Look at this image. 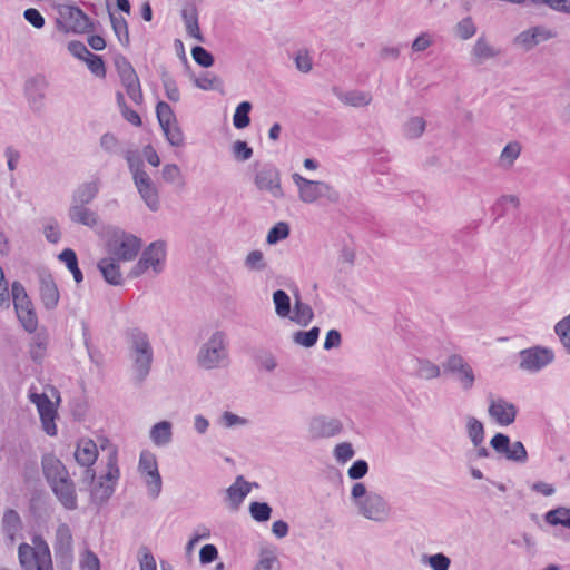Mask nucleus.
<instances>
[{
	"label": "nucleus",
	"instance_id": "3c124183",
	"mask_svg": "<svg viewBox=\"0 0 570 570\" xmlns=\"http://www.w3.org/2000/svg\"><path fill=\"white\" fill-rule=\"evenodd\" d=\"M22 530V521L19 513L13 509H7L2 517V531Z\"/></svg>",
	"mask_w": 570,
	"mask_h": 570
},
{
	"label": "nucleus",
	"instance_id": "e433bc0d",
	"mask_svg": "<svg viewBox=\"0 0 570 570\" xmlns=\"http://www.w3.org/2000/svg\"><path fill=\"white\" fill-rule=\"evenodd\" d=\"M466 433L474 446H479L484 441V425L474 416L466 419Z\"/></svg>",
	"mask_w": 570,
	"mask_h": 570
},
{
	"label": "nucleus",
	"instance_id": "393cba45",
	"mask_svg": "<svg viewBox=\"0 0 570 570\" xmlns=\"http://www.w3.org/2000/svg\"><path fill=\"white\" fill-rule=\"evenodd\" d=\"M98 454V446L91 439L82 438L78 441L75 460L79 465H94Z\"/></svg>",
	"mask_w": 570,
	"mask_h": 570
},
{
	"label": "nucleus",
	"instance_id": "cd10ccee",
	"mask_svg": "<svg viewBox=\"0 0 570 570\" xmlns=\"http://www.w3.org/2000/svg\"><path fill=\"white\" fill-rule=\"evenodd\" d=\"M550 38V33L546 32L544 29L534 27L532 29L522 31L514 38V43L522 46L525 50L532 49L540 41Z\"/></svg>",
	"mask_w": 570,
	"mask_h": 570
},
{
	"label": "nucleus",
	"instance_id": "a18cd8bd",
	"mask_svg": "<svg viewBox=\"0 0 570 570\" xmlns=\"http://www.w3.org/2000/svg\"><path fill=\"white\" fill-rule=\"evenodd\" d=\"M138 193L151 212H157L160 207L158 189L155 184L138 189Z\"/></svg>",
	"mask_w": 570,
	"mask_h": 570
},
{
	"label": "nucleus",
	"instance_id": "0eeeda50",
	"mask_svg": "<svg viewBox=\"0 0 570 570\" xmlns=\"http://www.w3.org/2000/svg\"><path fill=\"white\" fill-rule=\"evenodd\" d=\"M166 259V244L164 240L150 243L141 253L138 262L132 266L129 277L141 276L149 268L157 275L163 272Z\"/></svg>",
	"mask_w": 570,
	"mask_h": 570
},
{
	"label": "nucleus",
	"instance_id": "680f3d73",
	"mask_svg": "<svg viewBox=\"0 0 570 570\" xmlns=\"http://www.w3.org/2000/svg\"><path fill=\"white\" fill-rule=\"evenodd\" d=\"M232 153L237 161H246L253 156V149L244 140H236L232 146Z\"/></svg>",
	"mask_w": 570,
	"mask_h": 570
},
{
	"label": "nucleus",
	"instance_id": "b1692460",
	"mask_svg": "<svg viewBox=\"0 0 570 570\" xmlns=\"http://www.w3.org/2000/svg\"><path fill=\"white\" fill-rule=\"evenodd\" d=\"M104 279L112 285L120 286L124 284L122 274L120 272L119 261L114 257H104L97 264Z\"/></svg>",
	"mask_w": 570,
	"mask_h": 570
},
{
	"label": "nucleus",
	"instance_id": "f257e3e1",
	"mask_svg": "<svg viewBox=\"0 0 570 570\" xmlns=\"http://www.w3.org/2000/svg\"><path fill=\"white\" fill-rule=\"evenodd\" d=\"M129 355L132 361L134 381L140 385L150 373L154 351L148 334L138 327L128 328L125 333Z\"/></svg>",
	"mask_w": 570,
	"mask_h": 570
},
{
	"label": "nucleus",
	"instance_id": "7c9ffc66",
	"mask_svg": "<svg viewBox=\"0 0 570 570\" xmlns=\"http://www.w3.org/2000/svg\"><path fill=\"white\" fill-rule=\"evenodd\" d=\"M49 336L45 332L36 333L29 344V354L35 363H41L46 356Z\"/></svg>",
	"mask_w": 570,
	"mask_h": 570
},
{
	"label": "nucleus",
	"instance_id": "a878e982",
	"mask_svg": "<svg viewBox=\"0 0 570 570\" xmlns=\"http://www.w3.org/2000/svg\"><path fill=\"white\" fill-rule=\"evenodd\" d=\"M100 189L99 178H95L90 181L80 184L73 191L71 198V205H88L90 204Z\"/></svg>",
	"mask_w": 570,
	"mask_h": 570
},
{
	"label": "nucleus",
	"instance_id": "f704fd0d",
	"mask_svg": "<svg viewBox=\"0 0 570 570\" xmlns=\"http://www.w3.org/2000/svg\"><path fill=\"white\" fill-rule=\"evenodd\" d=\"M544 520L550 525H562L570 529V509L566 507H558L548 511Z\"/></svg>",
	"mask_w": 570,
	"mask_h": 570
},
{
	"label": "nucleus",
	"instance_id": "5fc2aeb1",
	"mask_svg": "<svg viewBox=\"0 0 570 570\" xmlns=\"http://www.w3.org/2000/svg\"><path fill=\"white\" fill-rule=\"evenodd\" d=\"M16 313L21 325L27 332L33 333L37 330L38 318L33 311V306L31 308L19 309Z\"/></svg>",
	"mask_w": 570,
	"mask_h": 570
},
{
	"label": "nucleus",
	"instance_id": "4d7b16f0",
	"mask_svg": "<svg viewBox=\"0 0 570 570\" xmlns=\"http://www.w3.org/2000/svg\"><path fill=\"white\" fill-rule=\"evenodd\" d=\"M456 36L463 40L472 38L476 32V27L471 17H465L455 26Z\"/></svg>",
	"mask_w": 570,
	"mask_h": 570
},
{
	"label": "nucleus",
	"instance_id": "338daca9",
	"mask_svg": "<svg viewBox=\"0 0 570 570\" xmlns=\"http://www.w3.org/2000/svg\"><path fill=\"white\" fill-rule=\"evenodd\" d=\"M23 18L27 22H29L33 28L41 29L45 27L46 20L45 17L38 9L28 8L23 11Z\"/></svg>",
	"mask_w": 570,
	"mask_h": 570
},
{
	"label": "nucleus",
	"instance_id": "412c9836",
	"mask_svg": "<svg viewBox=\"0 0 570 570\" xmlns=\"http://www.w3.org/2000/svg\"><path fill=\"white\" fill-rule=\"evenodd\" d=\"M50 488L65 509L73 511L78 508L76 485L70 475Z\"/></svg>",
	"mask_w": 570,
	"mask_h": 570
},
{
	"label": "nucleus",
	"instance_id": "2f4dec72",
	"mask_svg": "<svg viewBox=\"0 0 570 570\" xmlns=\"http://www.w3.org/2000/svg\"><path fill=\"white\" fill-rule=\"evenodd\" d=\"M314 318V312L312 307L303 303L299 295H295V303L293 308V315H289V320L301 326H307Z\"/></svg>",
	"mask_w": 570,
	"mask_h": 570
},
{
	"label": "nucleus",
	"instance_id": "f8f14e48",
	"mask_svg": "<svg viewBox=\"0 0 570 570\" xmlns=\"http://www.w3.org/2000/svg\"><path fill=\"white\" fill-rule=\"evenodd\" d=\"M139 470L144 474L149 497L151 499L158 498L161 492L163 481L155 455L149 452H141Z\"/></svg>",
	"mask_w": 570,
	"mask_h": 570
},
{
	"label": "nucleus",
	"instance_id": "ea45409f",
	"mask_svg": "<svg viewBox=\"0 0 570 570\" xmlns=\"http://www.w3.org/2000/svg\"><path fill=\"white\" fill-rule=\"evenodd\" d=\"M321 330L317 326H313L308 331H297L293 334V342L303 347H313L320 336Z\"/></svg>",
	"mask_w": 570,
	"mask_h": 570
},
{
	"label": "nucleus",
	"instance_id": "bf43d9fd",
	"mask_svg": "<svg viewBox=\"0 0 570 570\" xmlns=\"http://www.w3.org/2000/svg\"><path fill=\"white\" fill-rule=\"evenodd\" d=\"M245 266L250 271H264L267 266L264 255L261 250H252L245 259Z\"/></svg>",
	"mask_w": 570,
	"mask_h": 570
},
{
	"label": "nucleus",
	"instance_id": "9b49d317",
	"mask_svg": "<svg viewBox=\"0 0 570 570\" xmlns=\"http://www.w3.org/2000/svg\"><path fill=\"white\" fill-rule=\"evenodd\" d=\"M490 446L508 461L523 464L528 460V452L521 441L511 443L510 438L504 433H495L490 440Z\"/></svg>",
	"mask_w": 570,
	"mask_h": 570
},
{
	"label": "nucleus",
	"instance_id": "c03bdc74",
	"mask_svg": "<svg viewBox=\"0 0 570 570\" xmlns=\"http://www.w3.org/2000/svg\"><path fill=\"white\" fill-rule=\"evenodd\" d=\"M440 367L426 358H419L416 376L423 380H432L440 376Z\"/></svg>",
	"mask_w": 570,
	"mask_h": 570
},
{
	"label": "nucleus",
	"instance_id": "0e129e2a",
	"mask_svg": "<svg viewBox=\"0 0 570 570\" xmlns=\"http://www.w3.org/2000/svg\"><path fill=\"white\" fill-rule=\"evenodd\" d=\"M85 62L87 63L88 69L97 77L105 78L106 77V67L104 59L95 53H91Z\"/></svg>",
	"mask_w": 570,
	"mask_h": 570
},
{
	"label": "nucleus",
	"instance_id": "c9c22d12",
	"mask_svg": "<svg viewBox=\"0 0 570 570\" xmlns=\"http://www.w3.org/2000/svg\"><path fill=\"white\" fill-rule=\"evenodd\" d=\"M273 303L275 313L281 318L289 317L291 315V297L284 289H276L273 293Z\"/></svg>",
	"mask_w": 570,
	"mask_h": 570
},
{
	"label": "nucleus",
	"instance_id": "8fccbe9b",
	"mask_svg": "<svg viewBox=\"0 0 570 570\" xmlns=\"http://www.w3.org/2000/svg\"><path fill=\"white\" fill-rule=\"evenodd\" d=\"M272 508L266 502H252L249 504L250 517L257 522H266L271 519Z\"/></svg>",
	"mask_w": 570,
	"mask_h": 570
},
{
	"label": "nucleus",
	"instance_id": "5701e85b",
	"mask_svg": "<svg viewBox=\"0 0 570 570\" xmlns=\"http://www.w3.org/2000/svg\"><path fill=\"white\" fill-rule=\"evenodd\" d=\"M258 487L257 483H253ZM252 490V483L247 482L243 475L236 476L234 483L226 489V500L233 510H237L244 499Z\"/></svg>",
	"mask_w": 570,
	"mask_h": 570
},
{
	"label": "nucleus",
	"instance_id": "423d86ee",
	"mask_svg": "<svg viewBox=\"0 0 570 570\" xmlns=\"http://www.w3.org/2000/svg\"><path fill=\"white\" fill-rule=\"evenodd\" d=\"M141 239L121 229H115L107 242V248L111 257L117 261H134L140 248Z\"/></svg>",
	"mask_w": 570,
	"mask_h": 570
},
{
	"label": "nucleus",
	"instance_id": "473e14b6",
	"mask_svg": "<svg viewBox=\"0 0 570 570\" xmlns=\"http://www.w3.org/2000/svg\"><path fill=\"white\" fill-rule=\"evenodd\" d=\"M171 423L168 421H160L150 430V439L156 445L168 444L171 441Z\"/></svg>",
	"mask_w": 570,
	"mask_h": 570
},
{
	"label": "nucleus",
	"instance_id": "58836bf2",
	"mask_svg": "<svg viewBox=\"0 0 570 570\" xmlns=\"http://www.w3.org/2000/svg\"><path fill=\"white\" fill-rule=\"evenodd\" d=\"M109 18L111 22L112 30L118 38L119 42L128 47L129 46V31H128V24L124 17H117L112 12H109Z\"/></svg>",
	"mask_w": 570,
	"mask_h": 570
},
{
	"label": "nucleus",
	"instance_id": "7ed1b4c3",
	"mask_svg": "<svg viewBox=\"0 0 570 570\" xmlns=\"http://www.w3.org/2000/svg\"><path fill=\"white\" fill-rule=\"evenodd\" d=\"M31 547L28 543H20L18 558L23 570H53L51 552L48 543L41 535L32 538Z\"/></svg>",
	"mask_w": 570,
	"mask_h": 570
},
{
	"label": "nucleus",
	"instance_id": "c756f323",
	"mask_svg": "<svg viewBox=\"0 0 570 570\" xmlns=\"http://www.w3.org/2000/svg\"><path fill=\"white\" fill-rule=\"evenodd\" d=\"M68 216L71 222L83 226L95 227L98 224V215L86 205H71Z\"/></svg>",
	"mask_w": 570,
	"mask_h": 570
},
{
	"label": "nucleus",
	"instance_id": "864d4df0",
	"mask_svg": "<svg viewBox=\"0 0 570 570\" xmlns=\"http://www.w3.org/2000/svg\"><path fill=\"white\" fill-rule=\"evenodd\" d=\"M156 116H157L160 127H168L169 124L177 121L171 107L165 101L157 102Z\"/></svg>",
	"mask_w": 570,
	"mask_h": 570
},
{
	"label": "nucleus",
	"instance_id": "37998d69",
	"mask_svg": "<svg viewBox=\"0 0 570 570\" xmlns=\"http://www.w3.org/2000/svg\"><path fill=\"white\" fill-rule=\"evenodd\" d=\"M521 149V145L518 141L507 144L500 155L501 165L507 168L512 167L514 161L519 158Z\"/></svg>",
	"mask_w": 570,
	"mask_h": 570
},
{
	"label": "nucleus",
	"instance_id": "bb28decb",
	"mask_svg": "<svg viewBox=\"0 0 570 570\" xmlns=\"http://www.w3.org/2000/svg\"><path fill=\"white\" fill-rule=\"evenodd\" d=\"M181 19L185 23L187 33L190 37L203 42L204 37L199 30L198 12L196 6L193 3H188L186 7H184L181 10Z\"/></svg>",
	"mask_w": 570,
	"mask_h": 570
},
{
	"label": "nucleus",
	"instance_id": "39448f33",
	"mask_svg": "<svg viewBox=\"0 0 570 570\" xmlns=\"http://www.w3.org/2000/svg\"><path fill=\"white\" fill-rule=\"evenodd\" d=\"M292 179L298 189V198L305 204H313L321 199L336 204L340 200V193L330 184L323 180H311L294 173Z\"/></svg>",
	"mask_w": 570,
	"mask_h": 570
},
{
	"label": "nucleus",
	"instance_id": "f03ea898",
	"mask_svg": "<svg viewBox=\"0 0 570 570\" xmlns=\"http://www.w3.org/2000/svg\"><path fill=\"white\" fill-rule=\"evenodd\" d=\"M197 363L202 368L215 370L229 364L228 337L223 331L214 332L200 346Z\"/></svg>",
	"mask_w": 570,
	"mask_h": 570
},
{
	"label": "nucleus",
	"instance_id": "f3484780",
	"mask_svg": "<svg viewBox=\"0 0 570 570\" xmlns=\"http://www.w3.org/2000/svg\"><path fill=\"white\" fill-rule=\"evenodd\" d=\"M343 431V424L338 419L325 415L314 416L308 424L311 439H327L340 434Z\"/></svg>",
	"mask_w": 570,
	"mask_h": 570
},
{
	"label": "nucleus",
	"instance_id": "4c0bfd02",
	"mask_svg": "<svg viewBox=\"0 0 570 570\" xmlns=\"http://www.w3.org/2000/svg\"><path fill=\"white\" fill-rule=\"evenodd\" d=\"M11 296L16 312L22 308H31L33 306L26 292V288L19 282L12 283Z\"/></svg>",
	"mask_w": 570,
	"mask_h": 570
},
{
	"label": "nucleus",
	"instance_id": "de8ad7c7",
	"mask_svg": "<svg viewBox=\"0 0 570 570\" xmlns=\"http://www.w3.org/2000/svg\"><path fill=\"white\" fill-rule=\"evenodd\" d=\"M554 332L564 350L570 354V314L554 325Z\"/></svg>",
	"mask_w": 570,
	"mask_h": 570
},
{
	"label": "nucleus",
	"instance_id": "dca6fc26",
	"mask_svg": "<svg viewBox=\"0 0 570 570\" xmlns=\"http://www.w3.org/2000/svg\"><path fill=\"white\" fill-rule=\"evenodd\" d=\"M29 399L37 406L43 431L50 436L56 435L57 426L55 419L57 411L49 396L46 393H30Z\"/></svg>",
	"mask_w": 570,
	"mask_h": 570
},
{
	"label": "nucleus",
	"instance_id": "49530a36",
	"mask_svg": "<svg viewBox=\"0 0 570 570\" xmlns=\"http://www.w3.org/2000/svg\"><path fill=\"white\" fill-rule=\"evenodd\" d=\"M160 78L166 92V97L173 102H178L180 100V92L176 80L165 69L161 71Z\"/></svg>",
	"mask_w": 570,
	"mask_h": 570
},
{
	"label": "nucleus",
	"instance_id": "69168bd1",
	"mask_svg": "<svg viewBox=\"0 0 570 570\" xmlns=\"http://www.w3.org/2000/svg\"><path fill=\"white\" fill-rule=\"evenodd\" d=\"M125 159L128 164L129 171L132 176L136 175L137 173L145 170L144 161L138 150H127L125 153Z\"/></svg>",
	"mask_w": 570,
	"mask_h": 570
},
{
	"label": "nucleus",
	"instance_id": "1a4fd4ad",
	"mask_svg": "<svg viewBox=\"0 0 570 570\" xmlns=\"http://www.w3.org/2000/svg\"><path fill=\"white\" fill-rule=\"evenodd\" d=\"M519 357L521 370L537 373L553 362L554 353L550 347L537 345L520 351Z\"/></svg>",
	"mask_w": 570,
	"mask_h": 570
},
{
	"label": "nucleus",
	"instance_id": "4468645a",
	"mask_svg": "<svg viewBox=\"0 0 570 570\" xmlns=\"http://www.w3.org/2000/svg\"><path fill=\"white\" fill-rule=\"evenodd\" d=\"M443 370L445 373L455 375V379L464 391H469L473 387L475 382L474 371L460 354L450 355L443 363Z\"/></svg>",
	"mask_w": 570,
	"mask_h": 570
},
{
	"label": "nucleus",
	"instance_id": "2eb2a0df",
	"mask_svg": "<svg viewBox=\"0 0 570 570\" xmlns=\"http://www.w3.org/2000/svg\"><path fill=\"white\" fill-rule=\"evenodd\" d=\"M356 508L364 518L376 522L385 521L390 513L387 502L376 492H370L364 500L356 504Z\"/></svg>",
	"mask_w": 570,
	"mask_h": 570
},
{
	"label": "nucleus",
	"instance_id": "c85d7f7f",
	"mask_svg": "<svg viewBox=\"0 0 570 570\" xmlns=\"http://www.w3.org/2000/svg\"><path fill=\"white\" fill-rule=\"evenodd\" d=\"M499 55L500 51L492 47L484 37H479L471 51L472 63L478 66Z\"/></svg>",
	"mask_w": 570,
	"mask_h": 570
},
{
	"label": "nucleus",
	"instance_id": "09e8293b",
	"mask_svg": "<svg viewBox=\"0 0 570 570\" xmlns=\"http://www.w3.org/2000/svg\"><path fill=\"white\" fill-rule=\"evenodd\" d=\"M425 130V120L422 117L410 118L403 127L405 137L410 139L419 138Z\"/></svg>",
	"mask_w": 570,
	"mask_h": 570
},
{
	"label": "nucleus",
	"instance_id": "6e6d98bb",
	"mask_svg": "<svg viewBox=\"0 0 570 570\" xmlns=\"http://www.w3.org/2000/svg\"><path fill=\"white\" fill-rule=\"evenodd\" d=\"M164 135L173 147H180L184 145V134L178 122L169 124L168 127H161Z\"/></svg>",
	"mask_w": 570,
	"mask_h": 570
},
{
	"label": "nucleus",
	"instance_id": "e2e57ef3",
	"mask_svg": "<svg viewBox=\"0 0 570 570\" xmlns=\"http://www.w3.org/2000/svg\"><path fill=\"white\" fill-rule=\"evenodd\" d=\"M100 147L108 154L118 155L121 153L120 142L111 132H106L100 137Z\"/></svg>",
	"mask_w": 570,
	"mask_h": 570
},
{
	"label": "nucleus",
	"instance_id": "a19ab883",
	"mask_svg": "<svg viewBox=\"0 0 570 570\" xmlns=\"http://www.w3.org/2000/svg\"><path fill=\"white\" fill-rule=\"evenodd\" d=\"M252 110V104L249 101H242L235 110L233 116V125L237 129H244L250 124L249 112Z\"/></svg>",
	"mask_w": 570,
	"mask_h": 570
},
{
	"label": "nucleus",
	"instance_id": "79ce46f5",
	"mask_svg": "<svg viewBox=\"0 0 570 570\" xmlns=\"http://www.w3.org/2000/svg\"><path fill=\"white\" fill-rule=\"evenodd\" d=\"M340 99L348 106L364 107L370 105L372 97L370 94L364 91L351 90L340 96Z\"/></svg>",
	"mask_w": 570,
	"mask_h": 570
},
{
	"label": "nucleus",
	"instance_id": "9d476101",
	"mask_svg": "<svg viewBox=\"0 0 570 570\" xmlns=\"http://www.w3.org/2000/svg\"><path fill=\"white\" fill-rule=\"evenodd\" d=\"M58 13L66 21L63 29L67 32L85 33L94 31L95 24L90 18L78 7L71 4H61Z\"/></svg>",
	"mask_w": 570,
	"mask_h": 570
},
{
	"label": "nucleus",
	"instance_id": "ddd939ff",
	"mask_svg": "<svg viewBox=\"0 0 570 570\" xmlns=\"http://www.w3.org/2000/svg\"><path fill=\"white\" fill-rule=\"evenodd\" d=\"M254 184L258 190L267 191L274 198L279 199L285 196L281 185V173L272 164H266L257 170Z\"/></svg>",
	"mask_w": 570,
	"mask_h": 570
},
{
	"label": "nucleus",
	"instance_id": "052dcab7",
	"mask_svg": "<svg viewBox=\"0 0 570 570\" xmlns=\"http://www.w3.org/2000/svg\"><path fill=\"white\" fill-rule=\"evenodd\" d=\"M195 85L203 90L217 89L223 86V81L214 75L206 72L194 80Z\"/></svg>",
	"mask_w": 570,
	"mask_h": 570
},
{
	"label": "nucleus",
	"instance_id": "4be33fe9",
	"mask_svg": "<svg viewBox=\"0 0 570 570\" xmlns=\"http://www.w3.org/2000/svg\"><path fill=\"white\" fill-rule=\"evenodd\" d=\"M41 465L49 487L70 475L65 464L53 454H45L41 460Z\"/></svg>",
	"mask_w": 570,
	"mask_h": 570
},
{
	"label": "nucleus",
	"instance_id": "774afa93",
	"mask_svg": "<svg viewBox=\"0 0 570 570\" xmlns=\"http://www.w3.org/2000/svg\"><path fill=\"white\" fill-rule=\"evenodd\" d=\"M140 570H156V560L147 547L139 549Z\"/></svg>",
	"mask_w": 570,
	"mask_h": 570
},
{
	"label": "nucleus",
	"instance_id": "20e7f679",
	"mask_svg": "<svg viewBox=\"0 0 570 570\" xmlns=\"http://www.w3.org/2000/svg\"><path fill=\"white\" fill-rule=\"evenodd\" d=\"M119 478L118 452L116 449H111L107 458L106 473L101 474L98 481L89 489L91 503L98 507L105 504L114 494Z\"/></svg>",
	"mask_w": 570,
	"mask_h": 570
},
{
	"label": "nucleus",
	"instance_id": "aec40b11",
	"mask_svg": "<svg viewBox=\"0 0 570 570\" xmlns=\"http://www.w3.org/2000/svg\"><path fill=\"white\" fill-rule=\"evenodd\" d=\"M39 294L46 309L52 311L57 307L60 294L52 275L48 272L39 274Z\"/></svg>",
	"mask_w": 570,
	"mask_h": 570
},
{
	"label": "nucleus",
	"instance_id": "603ef678",
	"mask_svg": "<svg viewBox=\"0 0 570 570\" xmlns=\"http://www.w3.org/2000/svg\"><path fill=\"white\" fill-rule=\"evenodd\" d=\"M289 235V225L285 222L276 223L268 232L266 242L269 245H275L278 242L287 238Z\"/></svg>",
	"mask_w": 570,
	"mask_h": 570
},
{
	"label": "nucleus",
	"instance_id": "13d9d810",
	"mask_svg": "<svg viewBox=\"0 0 570 570\" xmlns=\"http://www.w3.org/2000/svg\"><path fill=\"white\" fill-rule=\"evenodd\" d=\"M193 59L203 68H209L214 65V56L204 47L195 46L191 49Z\"/></svg>",
	"mask_w": 570,
	"mask_h": 570
},
{
	"label": "nucleus",
	"instance_id": "6ab92c4d",
	"mask_svg": "<svg viewBox=\"0 0 570 570\" xmlns=\"http://www.w3.org/2000/svg\"><path fill=\"white\" fill-rule=\"evenodd\" d=\"M48 82L43 76H36L26 81L24 92L32 110L43 108Z\"/></svg>",
	"mask_w": 570,
	"mask_h": 570
},
{
	"label": "nucleus",
	"instance_id": "a211bd4d",
	"mask_svg": "<svg viewBox=\"0 0 570 570\" xmlns=\"http://www.w3.org/2000/svg\"><path fill=\"white\" fill-rule=\"evenodd\" d=\"M488 413L497 424L507 426L515 421L518 407L503 397L490 399Z\"/></svg>",
	"mask_w": 570,
	"mask_h": 570
},
{
	"label": "nucleus",
	"instance_id": "6e6552de",
	"mask_svg": "<svg viewBox=\"0 0 570 570\" xmlns=\"http://www.w3.org/2000/svg\"><path fill=\"white\" fill-rule=\"evenodd\" d=\"M53 549L57 569L71 570L73 564L72 533L67 523L58 525Z\"/></svg>",
	"mask_w": 570,
	"mask_h": 570
},
{
	"label": "nucleus",
	"instance_id": "72a5a7b5",
	"mask_svg": "<svg viewBox=\"0 0 570 570\" xmlns=\"http://www.w3.org/2000/svg\"><path fill=\"white\" fill-rule=\"evenodd\" d=\"M58 258L66 264V267L72 274L76 283L79 284L83 281V274L78 266L77 254L73 249H71V248L63 249L59 254Z\"/></svg>",
	"mask_w": 570,
	"mask_h": 570
}]
</instances>
